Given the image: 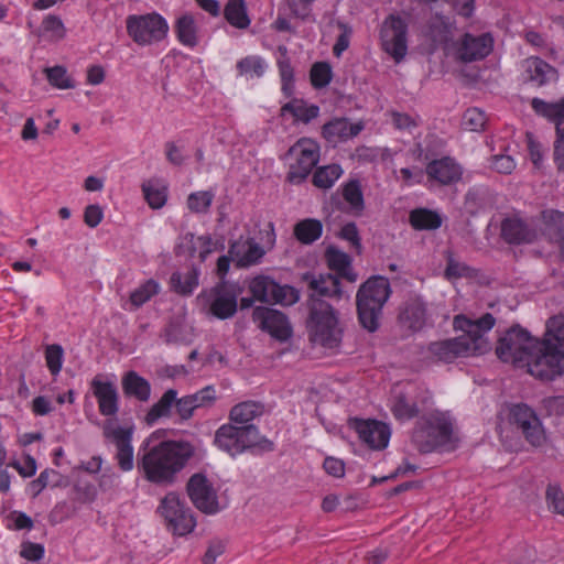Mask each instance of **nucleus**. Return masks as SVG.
Listing matches in <instances>:
<instances>
[{
    "label": "nucleus",
    "mask_w": 564,
    "mask_h": 564,
    "mask_svg": "<svg viewBox=\"0 0 564 564\" xmlns=\"http://www.w3.org/2000/svg\"><path fill=\"white\" fill-rule=\"evenodd\" d=\"M94 393L102 415L112 416L118 412V394L116 390H94Z\"/></svg>",
    "instance_id": "42"
},
{
    "label": "nucleus",
    "mask_w": 564,
    "mask_h": 564,
    "mask_svg": "<svg viewBox=\"0 0 564 564\" xmlns=\"http://www.w3.org/2000/svg\"><path fill=\"white\" fill-rule=\"evenodd\" d=\"M44 546L30 541L22 542L20 556L28 561H40L44 556Z\"/></svg>",
    "instance_id": "61"
},
{
    "label": "nucleus",
    "mask_w": 564,
    "mask_h": 564,
    "mask_svg": "<svg viewBox=\"0 0 564 564\" xmlns=\"http://www.w3.org/2000/svg\"><path fill=\"white\" fill-rule=\"evenodd\" d=\"M308 317L306 327L311 341L325 348H336L343 337L337 312L325 300L310 296L307 300Z\"/></svg>",
    "instance_id": "4"
},
{
    "label": "nucleus",
    "mask_w": 564,
    "mask_h": 564,
    "mask_svg": "<svg viewBox=\"0 0 564 564\" xmlns=\"http://www.w3.org/2000/svg\"><path fill=\"white\" fill-rule=\"evenodd\" d=\"M508 422L524 436L532 446H542L545 442V432L535 411L525 403H508Z\"/></svg>",
    "instance_id": "10"
},
{
    "label": "nucleus",
    "mask_w": 564,
    "mask_h": 564,
    "mask_svg": "<svg viewBox=\"0 0 564 564\" xmlns=\"http://www.w3.org/2000/svg\"><path fill=\"white\" fill-rule=\"evenodd\" d=\"M332 75V67L327 62H316L310 72L311 83L315 88H324L330 83Z\"/></svg>",
    "instance_id": "45"
},
{
    "label": "nucleus",
    "mask_w": 564,
    "mask_h": 564,
    "mask_svg": "<svg viewBox=\"0 0 564 564\" xmlns=\"http://www.w3.org/2000/svg\"><path fill=\"white\" fill-rule=\"evenodd\" d=\"M500 236L509 245L532 242L535 232L518 217H508L501 221Z\"/></svg>",
    "instance_id": "24"
},
{
    "label": "nucleus",
    "mask_w": 564,
    "mask_h": 564,
    "mask_svg": "<svg viewBox=\"0 0 564 564\" xmlns=\"http://www.w3.org/2000/svg\"><path fill=\"white\" fill-rule=\"evenodd\" d=\"M257 326L281 343L292 337L293 328L289 317L281 311L267 306H257L252 312Z\"/></svg>",
    "instance_id": "16"
},
{
    "label": "nucleus",
    "mask_w": 564,
    "mask_h": 564,
    "mask_svg": "<svg viewBox=\"0 0 564 564\" xmlns=\"http://www.w3.org/2000/svg\"><path fill=\"white\" fill-rule=\"evenodd\" d=\"M337 25L341 33L337 37V41L333 47V53L335 56L339 57L341 53L349 46L352 30L349 25L343 22H338Z\"/></svg>",
    "instance_id": "57"
},
{
    "label": "nucleus",
    "mask_w": 564,
    "mask_h": 564,
    "mask_svg": "<svg viewBox=\"0 0 564 564\" xmlns=\"http://www.w3.org/2000/svg\"><path fill=\"white\" fill-rule=\"evenodd\" d=\"M173 290L181 295H188L198 285V270L191 268L186 272H175L171 276Z\"/></svg>",
    "instance_id": "34"
},
{
    "label": "nucleus",
    "mask_w": 564,
    "mask_h": 564,
    "mask_svg": "<svg viewBox=\"0 0 564 564\" xmlns=\"http://www.w3.org/2000/svg\"><path fill=\"white\" fill-rule=\"evenodd\" d=\"M532 109L536 115L546 118L555 123V129L562 128L564 123V97L555 102H547L540 98L531 100Z\"/></svg>",
    "instance_id": "28"
},
{
    "label": "nucleus",
    "mask_w": 564,
    "mask_h": 564,
    "mask_svg": "<svg viewBox=\"0 0 564 564\" xmlns=\"http://www.w3.org/2000/svg\"><path fill=\"white\" fill-rule=\"evenodd\" d=\"M496 354L505 362L527 367L531 375V366L540 359L541 355H544V344L543 340L540 341L527 329L517 325L508 329L498 340Z\"/></svg>",
    "instance_id": "3"
},
{
    "label": "nucleus",
    "mask_w": 564,
    "mask_h": 564,
    "mask_svg": "<svg viewBox=\"0 0 564 564\" xmlns=\"http://www.w3.org/2000/svg\"><path fill=\"white\" fill-rule=\"evenodd\" d=\"M495 325V317L486 313L478 319L456 315L453 321L454 329L462 330L460 336L433 341L427 351L436 361L451 364L458 358L482 355L490 350V344L485 333Z\"/></svg>",
    "instance_id": "1"
},
{
    "label": "nucleus",
    "mask_w": 564,
    "mask_h": 564,
    "mask_svg": "<svg viewBox=\"0 0 564 564\" xmlns=\"http://www.w3.org/2000/svg\"><path fill=\"white\" fill-rule=\"evenodd\" d=\"M274 285V280L270 279L269 276L259 275L250 281L249 291L257 301L262 303H270L272 301Z\"/></svg>",
    "instance_id": "37"
},
{
    "label": "nucleus",
    "mask_w": 564,
    "mask_h": 564,
    "mask_svg": "<svg viewBox=\"0 0 564 564\" xmlns=\"http://www.w3.org/2000/svg\"><path fill=\"white\" fill-rule=\"evenodd\" d=\"M286 155L295 160L294 163L290 164L286 180L290 183L299 184L310 175L313 167L318 163L319 147L312 139H300L288 150Z\"/></svg>",
    "instance_id": "12"
},
{
    "label": "nucleus",
    "mask_w": 564,
    "mask_h": 564,
    "mask_svg": "<svg viewBox=\"0 0 564 564\" xmlns=\"http://www.w3.org/2000/svg\"><path fill=\"white\" fill-rule=\"evenodd\" d=\"M545 496L549 509L564 516V492L562 489L557 486L550 485Z\"/></svg>",
    "instance_id": "52"
},
{
    "label": "nucleus",
    "mask_w": 564,
    "mask_h": 564,
    "mask_svg": "<svg viewBox=\"0 0 564 564\" xmlns=\"http://www.w3.org/2000/svg\"><path fill=\"white\" fill-rule=\"evenodd\" d=\"M240 294L241 289L238 285L221 281L203 291L197 300L206 314L218 319H229L237 313Z\"/></svg>",
    "instance_id": "9"
},
{
    "label": "nucleus",
    "mask_w": 564,
    "mask_h": 564,
    "mask_svg": "<svg viewBox=\"0 0 564 564\" xmlns=\"http://www.w3.org/2000/svg\"><path fill=\"white\" fill-rule=\"evenodd\" d=\"M494 47V39L489 33L480 35L465 34L457 50L458 58L463 62H473L485 58Z\"/></svg>",
    "instance_id": "21"
},
{
    "label": "nucleus",
    "mask_w": 564,
    "mask_h": 564,
    "mask_svg": "<svg viewBox=\"0 0 564 564\" xmlns=\"http://www.w3.org/2000/svg\"><path fill=\"white\" fill-rule=\"evenodd\" d=\"M554 162L558 171L564 172V127L557 128L554 143Z\"/></svg>",
    "instance_id": "64"
},
{
    "label": "nucleus",
    "mask_w": 564,
    "mask_h": 564,
    "mask_svg": "<svg viewBox=\"0 0 564 564\" xmlns=\"http://www.w3.org/2000/svg\"><path fill=\"white\" fill-rule=\"evenodd\" d=\"M64 349L58 344H51L45 347V361L48 370L56 376L63 365Z\"/></svg>",
    "instance_id": "48"
},
{
    "label": "nucleus",
    "mask_w": 564,
    "mask_h": 564,
    "mask_svg": "<svg viewBox=\"0 0 564 564\" xmlns=\"http://www.w3.org/2000/svg\"><path fill=\"white\" fill-rule=\"evenodd\" d=\"M362 128L360 122L350 123L346 118H337L323 126V135L329 142L344 141L356 137Z\"/></svg>",
    "instance_id": "27"
},
{
    "label": "nucleus",
    "mask_w": 564,
    "mask_h": 564,
    "mask_svg": "<svg viewBox=\"0 0 564 564\" xmlns=\"http://www.w3.org/2000/svg\"><path fill=\"white\" fill-rule=\"evenodd\" d=\"M75 499L82 503L90 502L96 497V488L88 482L78 481L74 486Z\"/></svg>",
    "instance_id": "62"
},
{
    "label": "nucleus",
    "mask_w": 564,
    "mask_h": 564,
    "mask_svg": "<svg viewBox=\"0 0 564 564\" xmlns=\"http://www.w3.org/2000/svg\"><path fill=\"white\" fill-rule=\"evenodd\" d=\"M300 299L299 291L290 285H280L275 282L272 293V304L293 305Z\"/></svg>",
    "instance_id": "46"
},
{
    "label": "nucleus",
    "mask_w": 564,
    "mask_h": 564,
    "mask_svg": "<svg viewBox=\"0 0 564 564\" xmlns=\"http://www.w3.org/2000/svg\"><path fill=\"white\" fill-rule=\"evenodd\" d=\"M352 426L359 438L370 448L381 451L388 446L391 429L387 423L377 420L355 419Z\"/></svg>",
    "instance_id": "19"
},
{
    "label": "nucleus",
    "mask_w": 564,
    "mask_h": 564,
    "mask_svg": "<svg viewBox=\"0 0 564 564\" xmlns=\"http://www.w3.org/2000/svg\"><path fill=\"white\" fill-rule=\"evenodd\" d=\"M48 83L58 89H72L75 87L73 79L67 75L64 66L56 65L44 69Z\"/></svg>",
    "instance_id": "43"
},
{
    "label": "nucleus",
    "mask_w": 564,
    "mask_h": 564,
    "mask_svg": "<svg viewBox=\"0 0 564 564\" xmlns=\"http://www.w3.org/2000/svg\"><path fill=\"white\" fill-rule=\"evenodd\" d=\"M463 124L470 131H480L486 124V115L478 108H471L465 111Z\"/></svg>",
    "instance_id": "51"
},
{
    "label": "nucleus",
    "mask_w": 564,
    "mask_h": 564,
    "mask_svg": "<svg viewBox=\"0 0 564 564\" xmlns=\"http://www.w3.org/2000/svg\"><path fill=\"white\" fill-rule=\"evenodd\" d=\"M166 341L169 343H185L189 340L186 332V326L172 322L165 330Z\"/></svg>",
    "instance_id": "59"
},
{
    "label": "nucleus",
    "mask_w": 564,
    "mask_h": 564,
    "mask_svg": "<svg viewBox=\"0 0 564 564\" xmlns=\"http://www.w3.org/2000/svg\"><path fill=\"white\" fill-rule=\"evenodd\" d=\"M447 257V265L445 269V276L451 279H458V278H470L475 275V270L470 267H468L466 263L459 262L453 257V253L447 250L446 251Z\"/></svg>",
    "instance_id": "44"
},
{
    "label": "nucleus",
    "mask_w": 564,
    "mask_h": 564,
    "mask_svg": "<svg viewBox=\"0 0 564 564\" xmlns=\"http://www.w3.org/2000/svg\"><path fill=\"white\" fill-rule=\"evenodd\" d=\"M302 281H304L308 289L313 292L310 296L319 297H335L341 299L345 294L340 279L337 275L332 273H310L306 272L302 275Z\"/></svg>",
    "instance_id": "20"
},
{
    "label": "nucleus",
    "mask_w": 564,
    "mask_h": 564,
    "mask_svg": "<svg viewBox=\"0 0 564 564\" xmlns=\"http://www.w3.org/2000/svg\"><path fill=\"white\" fill-rule=\"evenodd\" d=\"M453 420L447 412L433 411L421 416L412 432V443L422 454L432 453L452 440Z\"/></svg>",
    "instance_id": "8"
},
{
    "label": "nucleus",
    "mask_w": 564,
    "mask_h": 564,
    "mask_svg": "<svg viewBox=\"0 0 564 564\" xmlns=\"http://www.w3.org/2000/svg\"><path fill=\"white\" fill-rule=\"evenodd\" d=\"M263 405L256 401H245L236 404L230 410V421L238 425H253L250 423L256 416L261 415Z\"/></svg>",
    "instance_id": "30"
},
{
    "label": "nucleus",
    "mask_w": 564,
    "mask_h": 564,
    "mask_svg": "<svg viewBox=\"0 0 564 564\" xmlns=\"http://www.w3.org/2000/svg\"><path fill=\"white\" fill-rule=\"evenodd\" d=\"M246 249L243 258H239V267L241 268L254 264L264 253L260 245L254 242L252 239H248Z\"/></svg>",
    "instance_id": "55"
},
{
    "label": "nucleus",
    "mask_w": 564,
    "mask_h": 564,
    "mask_svg": "<svg viewBox=\"0 0 564 564\" xmlns=\"http://www.w3.org/2000/svg\"><path fill=\"white\" fill-rule=\"evenodd\" d=\"M214 443L230 456L253 448L260 452H272L274 449V443L260 435L256 425H238L236 423L221 425L215 433Z\"/></svg>",
    "instance_id": "7"
},
{
    "label": "nucleus",
    "mask_w": 564,
    "mask_h": 564,
    "mask_svg": "<svg viewBox=\"0 0 564 564\" xmlns=\"http://www.w3.org/2000/svg\"><path fill=\"white\" fill-rule=\"evenodd\" d=\"M176 390H166L162 398L154 403L145 415L148 424H153L161 417H169L174 408Z\"/></svg>",
    "instance_id": "32"
},
{
    "label": "nucleus",
    "mask_w": 564,
    "mask_h": 564,
    "mask_svg": "<svg viewBox=\"0 0 564 564\" xmlns=\"http://www.w3.org/2000/svg\"><path fill=\"white\" fill-rule=\"evenodd\" d=\"M293 232L300 242L311 245L322 236L323 224L313 218L303 219L294 226Z\"/></svg>",
    "instance_id": "31"
},
{
    "label": "nucleus",
    "mask_w": 564,
    "mask_h": 564,
    "mask_svg": "<svg viewBox=\"0 0 564 564\" xmlns=\"http://www.w3.org/2000/svg\"><path fill=\"white\" fill-rule=\"evenodd\" d=\"M160 509L174 534L185 535L196 527L191 509L181 501L176 492H169L161 501Z\"/></svg>",
    "instance_id": "13"
},
{
    "label": "nucleus",
    "mask_w": 564,
    "mask_h": 564,
    "mask_svg": "<svg viewBox=\"0 0 564 564\" xmlns=\"http://www.w3.org/2000/svg\"><path fill=\"white\" fill-rule=\"evenodd\" d=\"M543 338L544 355L531 366V376L551 381L564 373V319L551 317Z\"/></svg>",
    "instance_id": "5"
},
{
    "label": "nucleus",
    "mask_w": 564,
    "mask_h": 564,
    "mask_svg": "<svg viewBox=\"0 0 564 564\" xmlns=\"http://www.w3.org/2000/svg\"><path fill=\"white\" fill-rule=\"evenodd\" d=\"M185 238L188 239L189 242L192 243V253H194L197 249L199 250V258L202 261H204L207 254L212 252L213 241L210 236L206 235L195 237L193 234H187Z\"/></svg>",
    "instance_id": "53"
},
{
    "label": "nucleus",
    "mask_w": 564,
    "mask_h": 564,
    "mask_svg": "<svg viewBox=\"0 0 564 564\" xmlns=\"http://www.w3.org/2000/svg\"><path fill=\"white\" fill-rule=\"evenodd\" d=\"M226 542L221 539H212L202 558V564H215L217 558L225 553Z\"/></svg>",
    "instance_id": "54"
},
{
    "label": "nucleus",
    "mask_w": 564,
    "mask_h": 564,
    "mask_svg": "<svg viewBox=\"0 0 564 564\" xmlns=\"http://www.w3.org/2000/svg\"><path fill=\"white\" fill-rule=\"evenodd\" d=\"M410 223L417 230H434L441 227L442 218L436 212L420 208L411 212Z\"/></svg>",
    "instance_id": "33"
},
{
    "label": "nucleus",
    "mask_w": 564,
    "mask_h": 564,
    "mask_svg": "<svg viewBox=\"0 0 564 564\" xmlns=\"http://www.w3.org/2000/svg\"><path fill=\"white\" fill-rule=\"evenodd\" d=\"M214 195L210 192L192 193L187 198V207L193 213H207Z\"/></svg>",
    "instance_id": "50"
},
{
    "label": "nucleus",
    "mask_w": 564,
    "mask_h": 564,
    "mask_svg": "<svg viewBox=\"0 0 564 564\" xmlns=\"http://www.w3.org/2000/svg\"><path fill=\"white\" fill-rule=\"evenodd\" d=\"M224 14L226 20L238 29H246L250 24L245 0H229L225 7Z\"/></svg>",
    "instance_id": "35"
},
{
    "label": "nucleus",
    "mask_w": 564,
    "mask_h": 564,
    "mask_svg": "<svg viewBox=\"0 0 564 564\" xmlns=\"http://www.w3.org/2000/svg\"><path fill=\"white\" fill-rule=\"evenodd\" d=\"M343 174L338 164H330L318 167L313 175V184L322 189L330 188Z\"/></svg>",
    "instance_id": "38"
},
{
    "label": "nucleus",
    "mask_w": 564,
    "mask_h": 564,
    "mask_svg": "<svg viewBox=\"0 0 564 564\" xmlns=\"http://www.w3.org/2000/svg\"><path fill=\"white\" fill-rule=\"evenodd\" d=\"M186 491L193 505L203 513L214 514L219 511L217 495L204 474L192 475Z\"/></svg>",
    "instance_id": "17"
},
{
    "label": "nucleus",
    "mask_w": 564,
    "mask_h": 564,
    "mask_svg": "<svg viewBox=\"0 0 564 564\" xmlns=\"http://www.w3.org/2000/svg\"><path fill=\"white\" fill-rule=\"evenodd\" d=\"M491 169L501 174H510L516 169V162L510 155L497 154L491 158Z\"/></svg>",
    "instance_id": "60"
},
{
    "label": "nucleus",
    "mask_w": 564,
    "mask_h": 564,
    "mask_svg": "<svg viewBox=\"0 0 564 564\" xmlns=\"http://www.w3.org/2000/svg\"><path fill=\"white\" fill-rule=\"evenodd\" d=\"M127 31L139 45H151L166 36L169 25L158 13L130 15L127 19Z\"/></svg>",
    "instance_id": "11"
},
{
    "label": "nucleus",
    "mask_w": 564,
    "mask_h": 564,
    "mask_svg": "<svg viewBox=\"0 0 564 564\" xmlns=\"http://www.w3.org/2000/svg\"><path fill=\"white\" fill-rule=\"evenodd\" d=\"M39 34L46 35L51 42H58L66 36V28L59 17L48 14L43 19Z\"/></svg>",
    "instance_id": "40"
},
{
    "label": "nucleus",
    "mask_w": 564,
    "mask_h": 564,
    "mask_svg": "<svg viewBox=\"0 0 564 564\" xmlns=\"http://www.w3.org/2000/svg\"><path fill=\"white\" fill-rule=\"evenodd\" d=\"M133 427H112L111 421L104 425V436L111 440L117 447L118 465L123 471L133 468V447L131 445Z\"/></svg>",
    "instance_id": "18"
},
{
    "label": "nucleus",
    "mask_w": 564,
    "mask_h": 564,
    "mask_svg": "<svg viewBox=\"0 0 564 564\" xmlns=\"http://www.w3.org/2000/svg\"><path fill=\"white\" fill-rule=\"evenodd\" d=\"M158 291L159 284L153 280H149L131 293L130 301L134 306L139 307L156 294Z\"/></svg>",
    "instance_id": "49"
},
{
    "label": "nucleus",
    "mask_w": 564,
    "mask_h": 564,
    "mask_svg": "<svg viewBox=\"0 0 564 564\" xmlns=\"http://www.w3.org/2000/svg\"><path fill=\"white\" fill-rule=\"evenodd\" d=\"M343 196L351 210L356 215H361L365 209V200L360 183L357 180H351L344 186Z\"/></svg>",
    "instance_id": "39"
},
{
    "label": "nucleus",
    "mask_w": 564,
    "mask_h": 564,
    "mask_svg": "<svg viewBox=\"0 0 564 564\" xmlns=\"http://www.w3.org/2000/svg\"><path fill=\"white\" fill-rule=\"evenodd\" d=\"M525 79L533 85L541 87L558 79V72L540 57L532 56L522 64Z\"/></svg>",
    "instance_id": "22"
},
{
    "label": "nucleus",
    "mask_w": 564,
    "mask_h": 564,
    "mask_svg": "<svg viewBox=\"0 0 564 564\" xmlns=\"http://www.w3.org/2000/svg\"><path fill=\"white\" fill-rule=\"evenodd\" d=\"M406 23L398 15H389L381 28L382 48L397 63H400L408 51Z\"/></svg>",
    "instance_id": "15"
},
{
    "label": "nucleus",
    "mask_w": 564,
    "mask_h": 564,
    "mask_svg": "<svg viewBox=\"0 0 564 564\" xmlns=\"http://www.w3.org/2000/svg\"><path fill=\"white\" fill-rule=\"evenodd\" d=\"M426 174L430 180L436 181L441 185H449L460 180L462 169L451 158H443L430 162L426 166Z\"/></svg>",
    "instance_id": "23"
},
{
    "label": "nucleus",
    "mask_w": 564,
    "mask_h": 564,
    "mask_svg": "<svg viewBox=\"0 0 564 564\" xmlns=\"http://www.w3.org/2000/svg\"><path fill=\"white\" fill-rule=\"evenodd\" d=\"M176 33L183 44L188 46L196 44V25L191 14H184L177 20Z\"/></svg>",
    "instance_id": "41"
},
{
    "label": "nucleus",
    "mask_w": 564,
    "mask_h": 564,
    "mask_svg": "<svg viewBox=\"0 0 564 564\" xmlns=\"http://www.w3.org/2000/svg\"><path fill=\"white\" fill-rule=\"evenodd\" d=\"M400 321L409 328L421 329L426 321V306L419 296L410 297L402 306L400 312Z\"/></svg>",
    "instance_id": "26"
},
{
    "label": "nucleus",
    "mask_w": 564,
    "mask_h": 564,
    "mask_svg": "<svg viewBox=\"0 0 564 564\" xmlns=\"http://www.w3.org/2000/svg\"><path fill=\"white\" fill-rule=\"evenodd\" d=\"M195 454L187 441H162L144 453L138 466L144 478L159 486H171Z\"/></svg>",
    "instance_id": "2"
},
{
    "label": "nucleus",
    "mask_w": 564,
    "mask_h": 564,
    "mask_svg": "<svg viewBox=\"0 0 564 564\" xmlns=\"http://www.w3.org/2000/svg\"><path fill=\"white\" fill-rule=\"evenodd\" d=\"M339 237L349 241L358 254L361 253L362 246L360 242L359 231L355 223L346 224L340 229Z\"/></svg>",
    "instance_id": "58"
},
{
    "label": "nucleus",
    "mask_w": 564,
    "mask_h": 564,
    "mask_svg": "<svg viewBox=\"0 0 564 564\" xmlns=\"http://www.w3.org/2000/svg\"><path fill=\"white\" fill-rule=\"evenodd\" d=\"M237 68L239 69L240 74L253 73L258 77L262 76L264 73L263 61L256 56L242 58L237 64Z\"/></svg>",
    "instance_id": "56"
},
{
    "label": "nucleus",
    "mask_w": 564,
    "mask_h": 564,
    "mask_svg": "<svg viewBox=\"0 0 564 564\" xmlns=\"http://www.w3.org/2000/svg\"><path fill=\"white\" fill-rule=\"evenodd\" d=\"M144 197L153 209L162 208L166 203V187H155L150 182L142 185Z\"/></svg>",
    "instance_id": "47"
},
{
    "label": "nucleus",
    "mask_w": 564,
    "mask_h": 564,
    "mask_svg": "<svg viewBox=\"0 0 564 564\" xmlns=\"http://www.w3.org/2000/svg\"><path fill=\"white\" fill-rule=\"evenodd\" d=\"M452 23L448 18L435 14L429 26V35L435 45L445 44L451 40Z\"/></svg>",
    "instance_id": "36"
},
{
    "label": "nucleus",
    "mask_w": 564,
    "mask_h": 564,
    "mask_svg": "<svg viewBox=\"0 0 564 564\" xmlns=\"http://www.w3.org/2000/svg\"><path fill=\"white\" fill-rule=\"evenodd\" d=\"M325 259L330 270L335 271L339 279H346L350 283H355L358 274L351 267V258L344 251L334 246H329L325 251Z\"/></svg>",
    "instance_id": "25"
},
{
    "label": "nucleus",
    "mask_w": 564,
    "mask_h": 564,
    "mask_svg": "<svg viewBox=\"0 0 564 564\" xmlns=\"http://www.w3.org/2000/svg\"><path fill=\"white\" fill-rule=\"evenodd\" d=\"M104 218V210L97 204L88 205L84 210V223L90 227H97Z\"/></svg>",
    "instance_id": "63"
},
{
    "label": "nucleus",
    "mask_w": 564,
    "mask_h": 564,
    "mask_svg": "<svg viewBox=\"0 0 564 564\" xmlns=\"http://www.w3.org/2000/svg\"><path fill=\"white\" fill-rule=\"evenodd\" d=\"M391 294L389 280L373 275L362 283L356 295L358 319L364 328L376 332L382 316V310Z\"/></svg>",
    "instance_id": "6"
},
{
    "label": "nucleus",
    "mask_w": 564,
    "mask_h": 564,
    "mask_svg": "<svg viewBox=\"0 0 564 564\" xmlns=\"http://www.w3.org/2000/svg\"><path fill=\"white\" fill-rule=\"evenodd\" d=\"M541 219L545 234L555 241L564 242V212L557 209H544Z\"/></svg>",
    "instance_id": "29"
},
{
    "label": "nucleus",
    "mask_w": 564,
    "mask_h": 564,
    "mask_svg": "<svg viewBox=\"0 0 564 564\" xmlns=\"http://www.w3.org/2000/svg\"><path fill=\"white\" fill-rule=\"evenodd\" d=\"M430 403L429 390H405L392 398L390 410L395 420L409 421L426 411Z\"/></svg>",
    "instance_id": "14"
}]
</instances>
